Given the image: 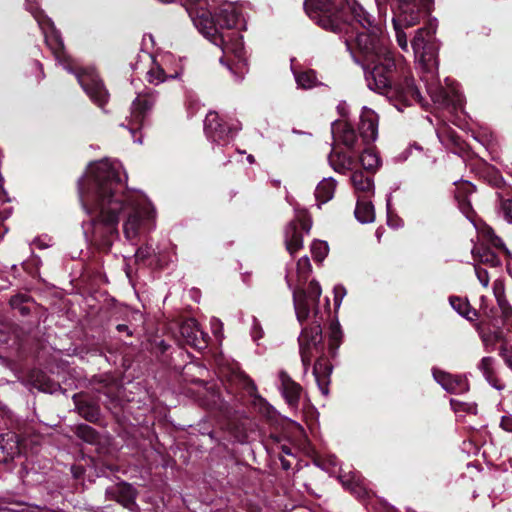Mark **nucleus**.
I'll list each match as a JSON object with an SVG mask.
<instances>
[{
    "label": "nucleus",
    "mask_w": 512,
    "mask_h": 512,
    "mask_svg": "<svg viewBox=\"0 0 512 512\" xmlns=\"http://www.w3.org/2000/svg\"><path fill=\"white\" fill-rule=\"evenodd\" d=\"M118 161L91 163L78 181L81 205L89 217L83 222L86 240L108 251L119 238L118 224L125 217L123 233L134 243L141 233L155 227V209L140 191L129 190L120 176Z\"/></svg>",
    "instance_id": "obj_1"
},
{
    "label": "nucleus",
    "mask_w": 512,
    "mask_h": 512,
    "mask_svg": "<svg viewBox=\"0 0 512 512\" xmlns=\"http://www.w3.org/2000/svg\"><path fill=\"white\" fill-rule=\"evenodd\" d=\"M341 30L355 33V45L363 58L362 67L370 90L387 97L397 110L422 103V95L402 57L395 58L380 24L356 0H343Z\"/></svg>",
    "instance_id": "obj_2"
},
{
    "label": "nucleus",
    "mask_w": 512,
    "mask_h": 512,
    "mask_svg": "<svg viewBox=\"0 0 512 512\" xmlns=\"http://www.w3.org/2000/svg\"><path fill=\"white\" fill-rule=\"evenodd\" d=\"M209 0H202L196 7H188V14L198 31L225 56L233 55L237 67L246 66V52L242 36L233 31L241 20V11L234 3L221 4L214 16L207 10Z\"/></svg>",
    "instance_id": "obj_3"
},
{
    "label": "nucleus",
    "mask_w": 512,
    "mask_h": 512,
    "mask_svg": "<svg viewBox=\"0 0 512 512\" xmlns=\"http://www.w3.org/2000/svg\"><path fill=\"white\" fill-rule=\"evenodd\" d=\"M436 24L430 22L428 26L417 30L411 46L414 51L416 68L421 81L425 84L426 92L432 101L442 107L455 111L462 110L464 97L457 88L448 80L446 88L439 84L438 80V50L439 45L435 41Z\"/></svg>",
    "instance_id": "obj_4"
},
{
    "label": "nucleus",
    "mask_w": 512,
    "mask_h": 512,
    "mask_svg": "<svg viewBox=\"0 0 512 512\" xmlns=\"http://www.w3.org/2000/svg\"><path fill=\"white\" fill-rule=\"evenodd\" d=\"M41 28L45 42L52 51L56 61L69 73L75 74L85 93L98 107L103 108L108 102L109 93L102 80L93 68L78 69L64 51V44L59 32L55 29L51 19L42 14L38 8H29Z\"/></svg>",
    "instance_id": "obj_5"
},
{
    "label": "nucleus",
    "mask_w": 512,
    "mask_h": 512,
    "mask_svg": "<svg viewBox=\"0 0 512 512\" xmlns=\"http://www.w3.org/2000/svg\"><path fill=\"white\" fill-rule=\"evenodd\" d=\"M322 290L318 282L311 281L306 290L294 291V308L298 322L303 325L304 321L313 318L311 326H304L298 337L299 353L304 368L308 370L312 358L322 352V328L321 318L316 304L321 296Z\"/></svg>",
    "instance_id": "obj_6"
},
{
    "label": "nucleus",
    "mask_w": 512,
    "mask_h": 512,
    "mask_svg": "<svg viewBox=\"0 0 512 512\" xmlns=\"http://www.w3.org/2000/svg\"><path fill=\"white\" fill-rule=\"evenodd\" d=\"M425 6L424 0H393L391 3L396 40L405 52L408 51V41L403 29L419 23Z\"/></svg>",
    "instance_id": "obj_7"
},
{
    "label": "nucleus",
    "mask_w": 512,
    "mask_h": 512,
    "mask_svg": "<svg viewBox=\"0 0 512 512\" xmlns=\"http://www.w3.org/2000/svg\"><path fill=\"white\" fill-rule=\"evenodd\" d=\"M304 7L309 17L322 28L332 32L341 31V9H336L333 0H305Z\"/></svg>",
    "instance_id": "obj_8"
},
{
    "label": "nucleus",
    "mask_w": 512,
    "mask_h": 512,
    "mask_svg": "<svg viewBox=\"0 0 512 512\" xmlns=\"http://www.w3.org/2000/svg\"><path fill=\"white\" fill-rule=\"evenodd\" d=\"M479 237L483 242L480 248L472 250L474 257L481 263L487 264L491 267H497L501 264L497 252L492 251L490 248L496 249L498 252L509 254L507 247L500 237H498L493 229L489 226H483L479 229Z\"/></svg>",
    "instance_id": "obj_9"
},
{
    "label": "nucleus",
    "mask_w": 512,
    "mask_h": 512,
    "mask_svg": "<svg viewBox=\"0 0 512 512\" xmlns=\"http://www.w3.org/2000/svg\"><path fill=\"white\" fill-rule=\"evenodd\" d=\"M475 328L487 352L494 351L496 345L498 343L500 344L499 355L506 366L512 371V345L504 331L500 328L491 329V327L484 322L477 323Z\"/></svg>",
    "instance_id": "obj_10"
},
{
    "label": "nucleus",
    "mask_w": 512,
    "mask_h": 512,
    "mask_svg": "<svg viewBox=\"0 0 512 512\" xmlns=\"http://www.w3.org/2000/svg\"><path fill=\"white\" fill-rule=\"evenodd\" d=\"M295 219L288 223L285 228V245L290 255H294L303 247V234L298 226L306 233H309L312 222L305 209L295 208Z\"/></svg>",
    "instance_id": "obj_11"
},
{
    "label": "nucleus",
    "mask_w": 512,
    "mask_h": 512,
    "mask_svg": "<svg viewBox=\"0 0 512 512\" xmlns=\"http://www.w3.org/2000/svg\"><path fill=\"white\" fill-rule=\"evenodd\" d=\"M156 103V95L149 90L139 93L131 105V116L129 120V131L132 134L133 141L141 144V137L135 138L136 130L143 125L144 119L148 112L151 111Z\"/></svg>",
    "instance_id": "obj_12"
},
{
    "label": "nucleus",
    "mask_w": 512,
    "mask_h": 512,
    "mask_svg": "<svg viewBox=\"0 0 512 512\" xmlns=\"http://www.w3.org/2000/svg\"><path fill=\"white\" fill-rule=\"evenodd\" d=\"M238 126H228L224 124L218 113L211 111L206 115L204 121V131L206 137L220 146L228 144L238 131Z\"/></svg>",
    "instance_id": "obj_13"
},
{
    "label": "nucleus",
    "mask_w": 512,
    "mask_h": 512,
    "mask_svg": "<svg viewBox=\"0 0 512 512\" xmlns=\"http://www.w3.org/2000/svg\"><path fill=\"white\" fill-rule=\"evenodd\" d=\"M378 115L370 108L363 107L360 114L359 133L363 144H370L378 137Z\"/></svg>",
    "instance_id": "obj_14"
},
{
    "label": "nucleus",
    "mask_w": 512,
    "mask_h": 512,
    "mask_svg": "<svg viewBox=\"0 0 512 512\" xmlns=\"http://www.w3.org/2000/svg\"><path fill=\"white\" fill-rule=\"evenodd\" d=\"M180 334L188 345L198 350L207 347L209 336L200 329L195 319L184 321L180 326Z\"/></svg>",
    "instance_id": "obj_15"
},
{
    "label": "nucleus",
    "mask_w": 512,
    "mask_h": 512,
    "mask_svg": "<svg viewBox=\"0 0 512 512\" xmlns=\"http://www.w3.org/2000/svg\"><path fill=\"white\" fill-rule=\"evenodd\" d=\"M435 381L448 393L462 394L469 390L467 379L460 375H452L440 369H433Z\"/></svg>",
    "instance_id": "obj_16"
},
{
    "label": "nucleus",
    "mask_w": 512,
    "mask_h": 512,
    "mask_svg": "<svg viewBox=\"0 0 512 512\" xmlns=\"http://www.w3.org/2000/svg\"><path fill=\"white\" fill-rule=\"evenodd\" d=\"M332 135L335 141L341 142L347 148L355 149L360 146V135L358 136L351 125L345 121H335L331 125Z\"/></svg>",
    "instance_id": "obj_17"
},
{
    "label": "nucleus",
    "mask_w": 512,
    "mask_h": 512,
    "mask_svg": "<svg viewBox=\"0 0 512 512\" xmlns=\"http://www.w3.org/2000/svg\"><path fill=\"white\" fill-rule=\"evenodd\" d=\"M20 454L18 436L8 432L0 436V463H8Z\"/></svg>",
    "instance_id": "obj_18"
},
{
    "label": "nucleus",
    "mask_w": 512,
    "mask_h": 512,
    "mask_svg": "<svg viewBox=\"0 0 512 512\" xmlns=\"http://www.w3.org/2000/svg\"><path fill=\"white\" fill-rule=\"evenodd\" d=\"M279 381V388L286 402L290 406H297L302 390L301 386L284 371L279 373Z\"/></svg>",
    "instance_id": "obj_19"
},
{
    "label": "nucleus",
    "mask_w": 512,
    "mask_h": 512,
    "mask_svg": "<svg viewBox=\"0 0 512 512\" xmlns=\"http://www.w3.org/2000/svg\"><path fill=\"white\" fill-rule=\"evenodd\" d=\"M351 183L357 197L369 198L374 194V182L371 175L359 170H354L351 175Z\"/></svg>",
    "instance_id": "obj_20"
},
{
    "label": "nucleus",
    "mask_w": 512,
    "mask_h": 512,
    "mask_svg": "<svg viewBox=\"0 0 512 512\" xmlns=\"http://www.w3.org/2000/svg\"><path fill=\"white\" fill-rule=\"evenodd\" d=\"M328 161L332 169L337 173L353 172L356 168V162L350 155L335 148L330 152Z\"/></svg>",
    "instance_id": "obj_21"
},
{
    "label": "nucleus",
    "mask_w": 512,
    "mask_h": 512,
    "mask_svg": "<svg viewBox=\"0 0 512 512\" xmlns=\"http://www.w3.org/2000/svg\"><path fill=\"white\" fill-rule=\"evenodd\" d=\"M356 219L362 223H372L375 220L374 206L368 198L357 197L356 208L354 211Z\"/></svg>",
    "instance_id": "obj_22"
},
{
    "label": "nucleus",
    "mask_w": 512,
    "mask_h": 512,
    "mask_svg": "<svg viewBox=\"0 0 512 512\" xmlns=\"http://www.w3.org/2000/svg\"><path fill=\"white\" fill-rule=\"evenodd\" d=\"M335 189L336 181L332 177L324 178L319 182L315 189V198L319 208L333 198Z\"/></svg>",
    "instance_id": "obj_23"
},
{
    "label": "nucleus",
    "mask_w": 512,
    "mask_h": 512,
    "mask_svg": "<svg viewBox=\"0 0 512 512\" xmlns=\"http://www.w3.org/2000/svg\"><path fill=\"white\" fill-rule=\"evenodd\" d=\"M451 307L462 317L468 321L476 320L478 314L477 311L471 308L469 302L457 296H451L449 298Z\"/></svg>",
    "instance_id": "obj_24"
},
{
    "label": "nucleus",
    "mask_w": 512,
    "mask_h": 512,
    "mask_svg": "<svg viewBox=\"0 0 512 512\" xmlns=\"http://www.w3.org/2000/svg\"><path fill=\"white\" fill-rule=\"evenodd\" d=\"M76 409L78 413L90 422H95L99 419L100 412L99 408L92 403H88L86 401H82L78 397H74Z\"/></svg>",
    "instance_id": "obj_25"
},
{
    "label": "nucleus",
    "mask_w": 512,
    "mask_h": 512,
    "mask_svg": "<svg viewBox=\"0 0 512 512\" xmlns=\"http://www.w3.org/2000/svg\"><path fill=\"white\" fill-rule=\"evenodd\" d=\"M359 162L361 166L369 172H375L380 166V159L378 155L371 149H365L360 155Z\"/></svg>",
    "instance_id": "obj_26"
},
{
    "label": "nucleus",
    "mask_w": 512,
    "mask_h": 512,
    "mask_svg": "<svg viewBox=\"0 0 512 512\" xmlns=\"http://www.w3.org/2000/svg\"><path fill=\"white\" fill-rule=\"evenodd\" d=\"M495 360L493 357H483L478 365L479 370L482 372L485 379L496 389L501 390L502 385H497L494 381V366Z\"/></svg>",
    "instance_id": "obj_27"
},
{
    "label": "nucleus",
    "mask_w": 512,
    "mask_h": 512,
    "mask_svg": "<svg viewBox=\"0 0 512 512\" xmlns=\"http://www.w3.org/2000/svg\"><path fill=\"white\" fill-rule=\"evenodd\" d=\"M341 481L344 486L350 489L353 493H355L358 497H362L367 494L366 488L363 483L360 481V477L356 473H352L349 479H345L346 476H340Z\"/></svg>",
    "instance_id": "obj_28"
},
{
    "label": "nucleus",
    "mask_w": 512,
    "mask_h": 512,
    "mask_svg": "<svg viewBox=\"0 0 512 512\" xmlns=\"http://www.w3.org/2000/svg\"><path fill=\"white\" fill-rule=\"evenodd\" d=\"M296 83L303 89H311L317 85V77L313 70L294 73Z\"/></svg>",
    "instance_id": "obj_29"
},
{
    "label": "nucleus",
    "mask_w": 512,
    "mask_h": 512,
    "mask_svg": "<svg viewBox=\"0 0 512 512\" xmlns=\"http://www.w3.org/2000/svg\"><path fill=\"white\" fill-rule=\"evenodd\" d=\"M324 367V370L325 372L327 373H330L331 369L326 367L323 363H322V360H317L314 367H313V374L315 376V379H316V382L318 384V387L321 391V393L326 396L328 395V381H327V378L326 376H323L321 377L320 376V371L322 370V368Z\"/></svg>",
    "instance_id": "obj_30"
},
{
    "label": "nucleus",
    "mask_w": 512,
    "mask_h": 512,
    "mask_svg": "<svg viewBox=\"0 0 512 512\" xmlns=\"http://www.w3.org/2000/svg\"><path fill=\"white\" fill-rule=\"evenodd\" d=\"M342 339V331L338 322H333L330 325L329 332V348L332 353L339 347Z\"/></svg>",
    "instance_id": "obj_31"
},
{
    "label": "nucleus",
    "mask_w": 512,
    "mask_h": 512,
    "mask_svg": "<svg viewBox=\"0 0 512 512\" xmlns=\"http://www.w3.org/2000/svg\"><path fill=\"white\" fill-rule=\"evenodd\" d=\"M328 252L329 247L325 241L316 240L311 245V253L315 261H323Z\"/></svg>",
    "instance_id": "obj_32"
},
{
    "label": "nucleus",
    "mask_w": 512,
    "mask_h": 512,
    "mask_svg": "<svg viewBox=\"0 0 512 512\" xmlns=\"http://www.w3.org/2000/svg\"><path fill=\"white\" fill-rule=\"evenodd\" d=\"M147 78L150 83L157 85L164 82L168 76L159 65H156L148 71Z\"/></svg>",
    "instance_id": "obj_33"
},
{
    "label": "nucleus",
    "mask_w": 512,
    "mask_h": 512,
    "mask_svg": "<svg viewBox=\"0 0 512 512\" xmlns=\"http://www.w3.org/2000/svg\"><path fill=\"white\" fill-rule=\"evenodd\" d=\"M311 271V263L307 256L301 257L297 262V274L300 278L305 279Z\"/></svg>",
    "instance_id": "obj_34"
},
{
    "label": "nucleus",
    "mask_w": 512,
    "mask_h": 512,
    "mask_svg": "<svg viewBox=\"0 0 512 512\" xmlns=\"http://www.w3.org/2000/svg\"><path fill=\"white\" fill-rule=\"evenodd\" d=\"M500 213L508 223L512 224V199L501 200Z\"/></svg>",
    "instance_id": "obj_35"
},
{
    "label": "nucleus",
    "mask_w": 512,
    "mask_h": 512,
    "mask_svg": "<svg viewBox=\"0 0 512 512\" xmlns=\"http://www.w3.org/2000/svg\"><path fill=\"white\" fill-rule=\"evenodd\" d=\"M77 434L86 442H93L96 438L95 431L88 425H81L78 427Z\"/></svg>",
    "instance_id": "obj_36"
},
{
    "label": "nucleus",
    "mask_w": 512,
    "mask_h": 512,
    "mask_svg": "<svg viewBox=\"0 0 512 512\" xmlns=\"http://www.w3.org/2000/svg\"><path fill=\"white\" fill-rule=\"evenodd\" d=\"M25 301L26 297L24 295H16L11 298L10 305L13 309L18 310L22 315H25L29 311L28 307L22 305Z\"/></svg>",
    "instance_id": "obj_37"
},
{
    "label": "nucleus",
    "mask_w": 512,
    "mask_h": 512,
    "mask_svg": "<svg viewBox=\"0 0 512 512\" xmlns=\"http://www.w3.org/2000/svg\"><path fill=\"white\" fill-rule=\"evenodd\" d=\"M450 404L455 412L465 411L469 413H475L476 411L475 405L457 401L455 399H451Z\"/></svg>",
    "instance_id": "obj_38"
},
{
    "label": "nucleus",
    "mask_w": 512,
    "mask_h": 512,
    "mask_svg": "<svg viewBox=\"0 0 512 512\" xmlns=\"http://www.w3.org/2000/svg\"><path fill=\"white\" fill-rule=\"evenodd\" d=\"M154 253V249L151 245L145 244L139 247L135 252V258L137 261H144Z\"/></svg>",
    "instance_id": "obj_39"
},
{
    "label": "nucleus",
    "mask_w": 512,
    "mask_h": 512,
    "mask_svg": "<svg viewBox=\"0 0 512 512\" xmlns=\"http://www.w3.org/2000/svg\"><path fill=\"white\" fill-rule=\"evenodd\" d=\"M391 196L386 200L387 205V224L392 228H398L402 225V221L399 218H393L390 212Z\"/></svg>",
    "instance_id": "obj_40"
},
{
    "label": "nucleus",
    "mask_w": 512,
    "mask_h": 512,
    "mask_svg": "<svg viewBox=\"0 0 512 512\" xmlns=\"http://www.w3.org/2000/svg\"><path fill=\"white\" fill-rule=\"evenodd\" d=\"M334 304L336 307H339L342 299L346 295V289L342 285H337L334 288Z\"/></svg>",
    "instance_id": "obj_41"
},
{
    "label": "nucleus",
    "mask_w": 512,
    "mask_h": 512,
    "mask_svg": "<svg viewBox=\"0 0 512 512\" xmlns=\"http://www.w3.org/2000/svg\"><path fill=\"white\" fill-rule=\"evenodd\" d=\"M475 272H476V276H477L478 280L480 281V283L484 287H487L489 284L488 272L485 269H482L481 267H478V266L475 267Z\"/></svg>",
    "instance_id": "obj_42"
},
{
    "label": "nucleus",
    "mask_w": 512,
    "mask_h": 512,
    "mask_svg": "<svg viewBox=\"0 0 512 512\" xmlns=\"http://www.w3.org/2000/svg\"><path fill=\"white\" fill-rule=\"evenodd\" d=\"M498 302V305L502 311V314L505 318L509 317L512 313V309L510 307V305L508 304V302L505 300L504 297H499V299L497 300Z\"/></svg>",
    "instance_id": "obj_43"
},
{
    "label": "nucleus",
    "mask_w": 512,
    "mask_h": 512,
    "mask_svg": "<svg viewBox=\"0 0 512 512\" xmlns=\"http://www.w3.org/2000/svg\"><path fill=\"white\" fill-rule=\"evenodd\" d=\"M500 426L507 432H512V417L503 416L500 422Z\"/></svg>",
    "instance_id": "obj_44"
},
{
    "label": "nucleus",
    "mask_w": 512,
    "mask_h": 512,
    "mask_svg": "<svg viewBox=\"0 0 512 512\" xmlns=\"http://www.w3.org/2000/svg\"><path fill=\"white\" fill-rule=\"evenodd\" d=\"M494 295L496 297V300L499 299V297H504V289L501 282H495L493 286Z\"/></svg>",
    "instance_id": "obj_45"
},
{
    "label": "nucleus",
    "mask_w": 512,
    "mask_h": 512,
    "mask_svg": "<svg viewBox=\"0 0 512 512\" xmlns=\"http://www.w3.org/2000/svg\"><path fill=\"white\" fill-rule=\"evenodd\" d=\"M211 326H212L214 334L217 337H220V334H221V331H222V323L218 319H212L211 320Z\"/></svg>",
    "instance_id": "obj_46"
},
{
    "label": "nucleus",
    "mask_w": 512,
    "mask_h": 512,
    "mask_svg": "<svg viewBox=\"0 0 512 512\" xmlns=\"http://www.w3.org/2000/svg\"><path fill=\"white\" fill-rule=\"evenodd\" d=\"M126 490L128 492V496H127L126 500L124 501V505L128 507L131 504H133L134 494H133L131 487H127Z\"/></svg>",
    "instance_id": "obj_47"
},
{
    "label": "nucleus",
    "mask_w": 512,
    "mask_h": 512,
    "mask_svg": "<svg viewBox=\"0 0 512 512\" xmlns=\"http://www.w3.org/2000/svg\"><path fill=\"white\" fill-rule=\"evenodd\" d=\"M202 0H186L185 1V9L188 12V7H196Z\"/></svg>",
    "instance_id": "obj_48"
},
{
    "label": "nucleus",
    "mask_w": 512,
    "mask_h": 512,
    "mask_svg": "<svg viewBox=\"0 0 512 512\" xmlns=\"http://www.w3.org/2000/svg\"><path fill=\"white\" fill-rule=\"evenodd\" d=\"M117 330H118L119 332H126L128 335H130V334H131V332L129 331L128 326H127V325H125V324H119V325H117Z\"/></svg>",
    "instance_id": "obj_49"
},
{
    "label": "nucleus",
    "mask_w": 512,
    "mask_h": 512,
    "mask_svg": "<svg viewBox=\"0 0 512 512\" xmlns=\"http://www.w3.org/2000/svg\"><path fill=\"white\" fill-rule=\"evenodd\" d=\"M260 402L263 403V405L265 406L266 414L270 416L271 413L273 412V408L270 405H268L263 399H260Z\"/></svg>",
    "instance_id": "obj_50"
},
{
    "label": "nucleus",
    "mask_w": 512,
    "mask_h": 512,
    "mask_svg": "<svg viewBox=\"0 0 512 512\" xmlns=\"http://www.w3.org/2000/svg\"><path fill=\"white\" fill-rule=\"evenodd\" d=\"M282 467L285 470H288L290 468V463L284 459H281Z\"/></svg>",
    "instance_id": "obj_51"
},
{
    "label": "nucleus",
    "mask_w": 512,
    "mask_h": 512,
    "mask_svg": "<svg viewBox=\"0 0 512 512\" xmlns=\"http://www.w3.org/2000/svg\"><path fill=\"white\" fill-rule=\"evenodd\" d=\"M282 452L285 453L286 455H292L291 449L287 446H282Z\"/></svg>",
    "instance_id": "obj_52"
},
{
    "label": "nucleus",
    "mask_w": 512,
    "mask_h": 512,
    "mask_svg": "<svg viewBox=\"0 0 512 512\" xmlns=\"http://www.w3.org/2000/svg\"><path fill=\"white\" fill-rule=\"evenodd\" d=\"M40 389L43 390L44 392H49V393H53L55 391V388H45L43 386H41Z\"/></svg>",
    "instance_id": "obj_53"
},
{
    "label": "nucleus",
    "mask_w": 512,
    "mask_h": 512,
    "mask_svg": "<svg viewBox=\"0 0 512 512\" xmlns=\"http://www.w3.org/2000/svg\"><path fill=\"white\" fill-rule=\"evenodd\" d=\"M345 44H346L347 49L351 50V43H350L349 39L345 40Z\"/></svg>",
    "instance_id": "obj_54"
},
{
    "label": "nucleus",
    "mask_w": 512,
    "mask_h": 512,
    "mask_svg": "<svg viewBox=\"0 0 512 512\" xmlns=\"http://www.w3.org/2000/svg\"><path fill=\"white\" fill-rule=\"evenodd\" d=\"M247 160L249 163H254V157L252 155H248Z\"/></svg>",
    "instance_id": "obj_55"
},
{
    "label": "nucleus",
    "mask_w": 512,
    "mask_h": 512,
    "mask_svg": "<svg viewBox=\"0 0 512 512\" xmlns=\"http://www.w3.org/2000/svg\"><path fill=\"white\" fill-rule=\"evenodd\" d=\"M379 12L382 13V4L380 3V0H376Z\"/></svg>",
    "instance_id": "obj_56"
},
{
    "label": "nucleus",
    "mask_w": 512,
    "mask_h": 512,
    "mask_svg": "<svg viewBox=\"0 0 512 512\" xmlns=\"http://www.w3.org/2000/svg\"><path fill=\"white\" fill-rule=\"evenodd\" d=\"M508 329L512 331V319L507 323Z\"/></svg>",
    "instance_id": "obj_57"
},
{
    "label": "nucleus",
    "mask_w": 512,
    "mask_h": 512,
    "mask_svg": "<svg viewBox=\"0 0 512 512\" xmlns=\"http://www.w3.org/2000/svg\"><path fill=\"white\" fill-rule=\"evenodd\" d=\"M473 186L472 185H468V191L471 192L473 190Z\"/></svg>",
    "instance_id": "obj_58"
},
{
    "label": "nucleus",
    "mask_w": 512,
    "mask_h": 512,
    "mask_svg": "<svg viewBox=\"0 0 512 512\" xmlns=\"http://www.w3.org/2000/svg\"><path fill=\"white\" fill-rule=\"evenodd\" d=\"M2 182H3V178H2V176L0 175V188H2Z\"/></svg>",
    "instance_id": "obj_59"
},
{
    "label": "nucleus",
    "mask_w": 512,
    "mask_h": 512,
    "mask_svg": "<svg viewBox=\"0 0 512 512\" xmlns=\"http://www.w3.org/2000/svg\"><path fill=\"white\" fill-rule=\"evenodd\" d=\"M377 237L381 236V233H379V229L376 231Z\"/></svg>",
    "instance_id": "obj_60"
},
{
    "label": "nucleus",
    "mask_w": 512,
    "mask_h": 512,
    "mask_svg": "<svg viewBox=\"0 0 512 512\" xmlns=\"http://www.w3.org/2000/svg\"><path fill=\"white\" fill-rule=\"evenodd\" d=\"M220 62H221L222 64H225V62H224V58H223V57H222V58H220Z\"/></svg>",
    "instance_id": "obj_61"
},
{
    "label": "nucleus",
    "mask_w": 512,
    "mask_h": 512,
    "mask_svg": "<svg viewBox=\"0 0 512 512\" xmlns=\"http://www.w3.org/2000/svg\"><path fill=\"white\" fill-rule=\"evenodd\" d=\"M36 64L37 66H39L40 69L42 68L41 63L37 62Z\"/></svg>",
    "instance_id": "obj_62"
}]
</instances>
